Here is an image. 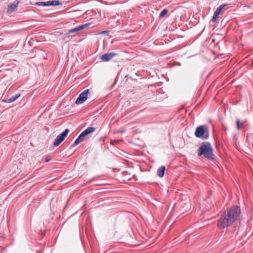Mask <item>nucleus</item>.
I'll list each match as a JSON object with an SVG mask.
<instances>
[{"label":"nucleus","mask_w":253,"mask_h":253,"mask_svg":"<svg viewBox=\"0 0 253 253\" xmlns=\"http://www.w3.org/2000/svg\"><path fill=\"white\" fill-rule=\"evenodd\" d=\"M240 213L239 207H233L225 211L218 221L217 226L222 229L232 224L238 218Z\"/></svg>","instance_id":"f257e3e1"},{"label":"nucleus","mask_w":253,"mask_h":253,"mask_svg":"<svg viewBox=\"0 0 253 253\" xmlns=\"http://www.w3.org/2000/svg\"><path fill=\"white\" fill-rule=\"evenodd\" d=\"M198 154L199 156L204 155L208 159H213V150L211 144L208 142H203L198 149Z\"/></svg>","instance_id":"f03ea898"},{"label":"nucleus","mask_w":253,"mask_h":253,"mask_svg":"<svg viewBox=\"0 0 253 253\" xmlns=\"http://www.w3.org/2000/svg\"><path fill=\"white\" fill-rule=\"evenodd\" d=\"M195 136L198 138L207 139L209 137L208 127L206 126H201L197 127L195 132Z\"/></svg>","instance_id":"7ed1b4c3"},{"label":"nucleus","mask_w":253,"mask_h":253,"mask_svg":"<svg viewBox=\"0 0 253 253\" xmlns=\"http://www.w3.org/2000/svg\"><path fill=\"white\" fill-rule=\"evenodd\" d=\"M95 129V128L93 127H89L87 128H86L83 132H82V133L80 135V136L78 137V138L75 141L74 144L76 145L83 141L84 140V137L88 134L94 132Z\"/></svg>","instance_id":"20e7f679"},{"label":"nucleus","mask_w":253,"mask_h":253,"mask_svg":"<svg viewBox=\"0 0 253 253\" xmlns=\"http://www.w3.org/2000/svg\"><path fill=\"white\" fill-rule=\"evenodd\" d=\"M69 130L66 129L64 132H63L60 135H58L55 139L53 144L55 146H58L66 138L67 136Z\"/></svg>","instance_id":"39448f33"},{"label":"nucleus","mask_w":253,"mask_h":253,"mask_svg":"<svg viewBox=\"0 0 253 253\" xmlns=\"http://www.w3.org/2000/svg\"><path fill=\"white\" fill-rule=\"evenodd\" d=\"M89 92V89H86L81 93L79 95V97L76 100V103L77 104H81L84 102L87 99V95Z\"/></svg>","instance_id":"423d86ee"},{"label":"nucleus","mask_w":253,"mask_h":253,"mask_svg":"<svg viewBox=\"0 0 253 253\" xmlns=\"http://www.w3.org/2000/svg\"><path fill=\"white\" fill-rule=\"evenodd\" d=\"M116 55V53L115 52L107 53L103 54L100 59L102 61L106 62L108 61Z\"/></svg>","instance_id":"0eeeda50"},{"label":"nucleus","mask_w":253,"mask_h":253,"mask_svg":"<svg viewBox=\"0 0 253 253\" xmlns=\"http://www.w3.org/2000/svg\"><path fill=\"white\" fill-rule=\"evenodd\" d=\"M19 1L16 0L14 3L10 4L8 6L7 12L8 13H10L14 11L15 10H16L17 9L18 4L19 3Z\"/></svg>","instance_id":"6e6552de"},{"label":"nucleus","mask_w":253,"mask_h":253,"mask_svg":"<svg viewBox=\"0 0 253 253\" xmlns=\"http://www.w3.org/2000/svg\"><path fill=\"white\" fill-rule=\"evenodd\" d=\"M225 6V5H221L216 10L212 18L213 22H215L216 21Z\"/></svg>","instance_id":"1a4fd4ad"},{"label":"nucleus","mask_w":253,"mask_h":253,"mask_svg":"<svg viewBox=\"0 0 253 253\" xmlns=\"http://www.w3.org/2000/svg\"><path fill=\"white\" fill-rule=\"evenodd\" d=\"M90 23H86L85 24H84V25H81V26H80L79 27H76L75 28H73L71 30H70L68 32V33L70 34V33H74V32H78L79 31H80V30H82L84 28H86L87 27H88L89 26H90Z\"/></svg>","instance_id":"9d476101"},{"label":"nucleus","mask_w":253,"mask_h":253,"mask_svg":"<svg viewBox=\"0 0 253 253\" xmlns=\"http://www.w3.org/2000/svg\"><path fill=\"white\" fill-rule=\"evenodd\" d=\"M61 3L59 0H51L46 2V6L59 5Z\"/></svg>","instance_id":"9b49d317"},{"label":"nucleus","mask_w":253,"mask_h":253,"mask_svg":"<svg viewBox=\"0 0 253 253\" xmlns=\"http://www.w3.org/2000/svg\"><path fill=\"white\" fill-rule=\"evenodd\" d=\"M20 96V94H17L15 95V96H12L11 97L8 99L7 100H3V101H4L5 102H7V103H11V102H12L14 101L15 100H16Z\"/></svg>","instance_id":"f8f14e48"},{"label":"nucleus","mask_w":253,"mask_h":253,"mask_svg":"<svg viewBox=\"0 0 253 253\" xmlns=\"http://www.w3.org/2000/svg\"><path fill=\"white\" fill-rule=\"evenodd\" d=\"M165 171V166H162L160 167L158 170L157 174L160 177H163L164 175Z\"/></svg>","instance_id":"ddd939ff"},{"label":"nucleus","mask_w":253,"mask_h":253,"mask_svg":"<svg viewBox=\"0 0 253 253\" xmlns=\"http://www.w3.org/2000/svg\"><path fill=\"white\" fill-rule=\"evenodd\" d=\"M168 10L167 9H164L160 14V17L162 18L164 17L168 13Z\"/></svg>","instance_id":"4468645a"},{"label":"nucleus","mask_w":253,"mask_h":253,"mask_svg":"<svg viewBox=\"0 0 253 253\" xmlns=\"http://www.w3.org/2000/svg\"><path fill=\"white\" fill-rule=\"evenodd\" d=\"M243 123H241L239 120L237 121V126L238 129H240L241 127L243 126Z\"/></svg>","instance_id":"2eb2a0df"},{"label":"nucleus","mask_w":253,"mask_h":253,"mask_svg":"<svg viewBox=\"0 0 253 253\" xmlns=\"http://www.w3.org/2000/svg\"><path fill=\"white\" fill-rule=\"evenodd\" d=\"M36 4L38 5L46 6V2H37Z\"/></svg>","instance_id":"dca6fc26"},{"label":"nucleus","mask_w":253,"mask_h":253,"mask_svg":"<svg viewBox=\"0 0 253 253\" xmlns=\"http://www.w3.org/2000/svg\"><path fill=\"white\" fill-rule=\"evenodd\" d=\"M51 160V157L49 156H47L45 158V161L46 162H49Z\"/></svg>","instance_id":"f3484780"},{"label":"nucleus","mask_w":253,"mask_h":253,"mask_svg":"<svg viewBox=\"0 0 253 253\" xmlns=\"http://www.w3.org/2000/svg\"><path fill=\"white\" fill-rule=\"evenodd\" d=\"M107 33H109V31H102V32H101V33H100L99 34H107Z\"/></svg>","instance_id":"a211bd4d"},{"label":"nucleus","mask_w":253,"mask_h":253,"mask_svg":"<svg viewBox=\"0 0 253 253\" xmlns=\"http://www.w3.org/2000/svg\"><path fill=\"white\" fill-rule=\"evenodd\" d=\"M224 129L226 130L227 129V128L224 127Z\"/></svg>","instance_id":"6ab92c4d"}]
</instances>
